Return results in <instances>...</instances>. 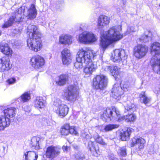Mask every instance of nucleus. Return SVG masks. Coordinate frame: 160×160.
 <instances>
[{
	"label": "nucleus",
	"mask_w": 160,
	"mask_h": 160,
	"mask_svg": "<svg viewBox=\"0 0 160 160\" xmlns=\"http://www.w3.org/2000/svg\"><path fill=\"white\" fill-rule=\"evenodd\" d=\"M122 29V26L120 25L110 28L103 33L101 32L100 43L101 55L108 46H113L123 38V35L120 32Z\"/></svg>",
	"instance_id": "obj_1"
},
{
	"label": "nucleus",
	"mask_w": 160,
	"mask_h": 160,
	"mask_svg": "<svg viewBox=\"0 0 160 160\" xmlns=\"http://www.w3.org/2000/svg\"><path fill=\"white\" fill-rule=\"evenodd\" d=\"M27 33L29 38L27 40V46L31 50L37 52L42 47L40 38L41 33L36 25H29L27 28Z\"/></svg>",
	"instance_id": "obj_2"
},
{
	"label": "nucleus",
	"mask_w": 160,
	"mask_h": 160,
	"mask_svg": "<svg viewBox=\"0 0 160 160\" xmlns=\"http://www.w3.org/2000/svg\"><path fill=\"white\" fill-rule=\"evenodd\" d=\"M24 10L22 8H18L13 13L12 16L9 19L4 21L2 27L3 28H7L11 26L14 22H21L24 18V16L27 17V18L31 20L34 19L37 14V11L35 5L32 4L27 11L26 15L24 14Z\"/></svg>",
	"instance_id": "obj_3"
},
{
	"label": "nucleus",
	"mask_w": 160,
	"mask_h": 160,
	"mask_svg": "<svg viewBox=\"0 0 160 160\" xmlns=\"http://www.w3.org/2000/svg\"><path fill=\"white\" fill-rule=\"evenodd\" d=\"M98 52L93 50L87 51L83 48L80 49L77 52L76 62L74 63V67L79 70L83 67V63H87L91 60L92 57L93 59H95L98 55Z\"/></svg>",
	"instance_id": "obj_4"
},
{
	"label": "nucleus",
	"mask_w": 160,
	"mask_h": 160,
	"mask_svg": "<svg viewBox=\"0 0 160 160\" xmlns=\"http://www.w3.org/2000/svg\"><path fill=\"white\" fill-rule=\"evenodd\" d=\"M151 53L153 55L150 63L153 71L160 74V43L154 42L151 46Z\"/></svg>",
	"instance_id": "obj_5"
},
{
	"label": "nucleus",
	"mask_w": 160,
	"mask_h": 160,
	"mask_svg": "<svg viewBox=\"0 0 160 160\" xmlns=\"http://www.w3.org/2000/svg\"><path fill=\"white\" fill-rule=\"evenodd\" d=\"M17 112V109L10 107L3 110L0 113V131L3 130L10 124L9 118L14 117Z\"/></svg>",
	"instance_id": "obj_6"
},
{
	"label": "nucleus",
	"mask_w": 160,
	"mask_h": 160,
	"mask_svg": "<svg viewBox=\"0 0 160 160\" xmlns=\"http://www.w3.org/2000/svg\"><path fill=\"white\" fill-rule=\"evenodd\" d=\"M78 87L76 85H71L68 87L64 94L66 100L70 103L74 102L78 95Z\"/></svg>",
	"instance_id": "obj_7"
},
{
	"label": "nucleus",
	"mask_w": 160,
	"mask_h": 160,
	"mask_svg": "<svg viewBox=\"0 0 160 160\" xmlns=\"http://www.w3.org/2000/svg\"><path fill=\"white\" fill-rule=\"evenodd\" d=\"M97 40L96 36L91 32L84 31L78 35V41L80 43L89 44L95 42Z\"/></svg>",
	"instance_id": "obj_8"
},
{
	"label": "nucleus",
	"mask_w": 160,
	"mask_h": 160,
	"mask_svg": "<svg viewBox=\"0 0 160 160\" xmlns=\"http://www.w3.org/2000/svg\"><path fill=\"white\" fill-rule=\"evenodd\" d=\"M56 112L61 118L65 117L68 113L69 108L62 103L59 99H56L53 103Z\"/></svg>",
	"instance_id": "obj_9"
},
{
	"label": "nucleus",
	"mask_w": 160,
	"mask_h": 160,
	"mask_svg": "<svg viewBox=\"0 0 160 160\" xmlns=\"http://www.w3.org/2000/svg\"><path fill=\"white\" fill-rule=\"evenodd\" d=\"M107 77L103 75H97L93 79V87L96 89L103 90L107 86Z\"/></svg>",
	"instance_id": "obj_10"
},
{
	"label": "nucleus",
	"mask_w": 160,
	"mask_h": 160,
	"mask_svg": "<svg viewBox=\"0 0 160 160\" xmlns=\"http://www.w3.org/2000/svg\"><path fill=\"white\" fill-rule=\"evenodd\" d=\"M127 58V55L124 50L116 49L112 53L111 59L114 62H119L121 61L123 62Z\"/></svg>",
	"instance_id": "obj_11"
},
{
	"label": "nucleus",
	"mask_w": 160,
	"mask_h": 160,
	"mask_svg": "<svg viewBox=\"0 0 160 160\" xmlns=\"http://www.w3.org/2000/svg\"><path fill=\"white\" fill-rule=\"evenodd\" d=\"M148 51V47L141 44H138L134 48V55L137 58L140 59L146 55Z\"/></svg>",
	"instance_id": "obj_12"
},
{
	"label": "nucleus",
	"mask_w": 160,
	"mask_h": 160,
	"mask_svg": "<svg viewBox=\"0 0 160 160\" xmlns=\"http://www.w3.org/2000/svg\"><path fill=\"white\" fill-rule=\"evenodd\" d=\"M30 64L35 69L42 68L45 64V60L43 58L40 56L32 57L30 60Z\"/></svg>",
	"instance_id": "obj_13"
},
{
	"label": "nucleus",
	"mask_w": 160,
	"mask_h": 160,
	"mask_svg": "<svg viewBox=\"0 0 160 160\" xmlns=\"http://www.w3.org/2000/svg\"><path fill=\"white\" fill-rule=\"evenodd\" d=\"M111 96L114 99L118 100L123 97V92L118 83H115L111 90Z\"/></svg>",
	"instance_id": "obj_14"
},
{
	"label": "nucleus",
	"mask_w": 160,
	"mask_h": 160,
	"mask_svg": "<svg viewBox=\"0 0 160 160\" xmlns=\"http://www.w3.org/2000/svg\"><path fill=\"white\" fill-rule=\"evenodd\" d=\"M62 61L64 65H68L70 64L72 60V57L69 50L65 48L61 52Z\"/></svg>",
	"instance_id": "obj_15"
},
{
	"label": "nucleus",
	"mask_w": 160,
	"mask_h": 160,
	"mask_svg": "<svg viewBox=\"0 0 160 160\" xmlns=\"http://www.w3.org/2000/svg\"><path fill=\"white\" fill-rule=\"evenodd\" d=\"M146 141L141 137H135L132 139L131 143V147L135 146L138 151H140L143 148Z\"/></svg>",
	"instance_id": "obj_16"
},
{
	"label": "nucleus",
	"mask_w": 160,
	"mask_h": 160,
	"mask_svg": "<svg viewBox=\"0 0 160 160\" xmlns=\"http://www.w3.org/2000/svg\"><path fill=\"white\" fill-rule=\"evenodd\" d=\"M12 68L9 59L5 57L0 58V72H3L8 71Z\"/></svg>",
	"instance_id": "obj_17"
},
{
	"label": "nucleus",
	"mask_w": 160,
	"mask_h": 160,
	"mask_svg": "<svg viewBox=\"0 0 160 160\" xmlns=\"http://www.w3.org/2000/svg\"><path fill=\"white\" fill-rule=\"evenodd\" d=\"M60 153V148L58 147L51 145L48 147L46 152L47 158H53Z\"/></svg>",
	"instance_id": "obj_18"
},
{
	"label": "nucleus",
	"mask_w": 160,
	"mask_h": 160,
	"mask_svg": "<svg viewBox=\"0 0 160 160\" xmlns=\"http://www.w3.org/2000/svg\"><path fill=\"white\" fill-rule=\"evenodd\" d=\"M105 70L107 72H109L115 78H119L121 77V72L120 71V68L116 66H107L105 68Z\"/></svg>",
	"instance_id": "obj_19"
},
{
	"label": "nucleus",
	"mask_w": 160,
	"mask_h": 160,
	"mask_svg": "<svg viewBox=\"0 0 160 160\" xmlns=\"http://www.w3.org/2000/svg\"><path fill=\"white\" fill-rule=\"evenodd\" d=\"M92 59L94 60L92 57L88 63H85L86 66L84 68L83 72L86 77H88L91 75L96 70L95 65L92 62Z\"/></svg>",
	"instance_id": "obj_20"
},
{
	"label": "nucleus",
	"mask_w": 160,
	"mask_h": 160,
	"mask_svg": "<svg viewBox=\"0 0 160 160\" xmlns=\"http://www.w3.org/2000/svg\"><path fill=\"white\" fill-rule=\"evenodd\" d=\"M109 22V18L104 15H101L99 16L97 24V27L98 29H102Z\"/></svg>",
	"instance_id": "obj_21"
},
{
	"label": "nucleus",
	"mask_w": 160,
	"mask_h": 160,
	"mask_svg": "<svg viewBox=\"0 0 160 160\" xmlns=\"http://www.w3.org/2000/svg\"><path fill=\"white\" fill-rule=\"evenodd\" d=\"M0 51L8 57H11L13 53L12 49L9 47L8 44L6 43L0 44Z\"/></svg>",
	"instance_id": "obj_22"
},
{
	"label": "nucleus",
	"mask_w": 160,
	"mask_h": 160,
	"mask_svg": "<svg viewBox=\"0 0 160 160\" xmlns=\"http://www.w3.org/2000/svg\"><path fill=\"white\" fill-rule=\"evenodd\" d=\"M114 114L112 112V108H107L103 114V118L102 119L105 122L112 120L113 117L117 119L116 117L113 115Z\"/></svg>",
	"instance_id": "obj_23"
},
{
	"label": "nucleus",
	"mask_w": 160,
	"mask_h": 160,
	"mask_svg": "<svg viewBox=\"0 0 160 160\" xmlns=\"http://www.w3.org/2000/svg\"><path fill=\"white\" fill-rule=\"evenodd\" d=\"M59 42L62 44H70L72 43V37L68 35L62 34L59 37Z\"/></svg>",
	"instance_id": "obj_24"
},
{
	"label": "nucleus",
	"mask_w": 160,
	"mask_h": 160,
	"mask_svg": "<svg viewBox=\"0 0 160 160\" xmlns=\"http://www.w3.org/2000/svg\"><path fill=\"white\" fill-rule=\"evenodd\" d=\"M33 104L34 107L37 109H42L44 108L45 104L42 97H37L34 100Z\"/></svg>",
	"instance_id": "obj_25"
},
{
	"label": "nucleus",
	"mask_w": 160,
	"mask_h": 160,
	"mask_svg": "<svg viewBox=\"0 0 160 160\" xmlns=\"http://www.w3.org/2000/svg\"><path fill=\"white\" fill-rule=\"evenodd\" d=\"M58 79L56 80V83L59 86L65 85L68 80V76L67 74H62L58 77Z\"/></svg>",
	"instance_id": "obj_26"
},
{
	"label": "nucleus",
	"mask_w": 160,
	"mask_h": 160,
	"mask_svg": "<svg viewBox=\"0 0 160 160\" xmlns=\"http://www.w3.org/2000/svg\"><path fill=\"white\" fill-rule=\"evenodd\" d=\"M133 130L132 128H128L126 131L121 132L120 135L121 140L123 141L128 140Z\"/></svg>",
	"instance_id": "obj_27"
},
{
	"label": "nucleus",
	"mask_w": 160,
	"mask_h": 160,
	"mask_svg": "<svg viewBox=\"0 0 160 160\" xmlns=\"http://www.w3.org/2000/svg\"><path fill=\"white\" fill-rule=\"evenodd\" d=\"M24 155L25 160H37L38 157L36 152L31 151L24 152Z\"/></svg>",
	"instance_id": "obj_28"
},
{
	"label": "nucleus",
	"mask_w": 160,
	"mask_h": 160,
	"mask_svg": "<svg viewBox=\"0 0 160 160\" xmlns=\"http://www.w3.org/2000/svg\"><path fill=\"white\" fill-rule=\"evenodd\" d=\"M136 119V116L135 114H131L119 117L117 121L118 122H120L122 120H124L126 122H133L135 121Z\"/></svg>",
	"instance_id": "obj_29"
},
{
	"label": "nucleus",
	"mask_w": 160,
	"mask_h": 160,
	"mask_svg": "<svg viewBox=\"0 0 160 160\" xmlns=\"http://www.w3.org/2000/svg\"><path fill=\"white\" fill-rule=\"evenodd\" d=\"M95 142L90 141L88 142V148L93 153V154L96 157H98L100 154L98 148L96 147L94 145Z\"/></svg>",
	"instance_id": "obj_30"
},
{
	"label": "nucleus",
	"mask_w": 160,
	"mask_h": 160,
	"mask_svg": "<svg viewBox=\"0 0 160 160\" xmlns=\"http://www.w3.org/2000/svg\"><path fill=\"white\" fill-rule=\"evenodd\" d=\"M31 98L30 92H26L23 93L19 98H17L18 100H20L21 102L24 103L28 102Z\"/></svg>",
	"instance_id": "obj_31"
},
{
	"label": "nucleus",
	"mask_w": 160,
	"mask_h": 160,
	"mask_svg": "<svg viewBox=\"0 0 160 160\" xmlns=\"http://www.w3.org/2000/svg\"><path fill=\"white\" fill-rule=\"evenodd\" d=\"M140 102L145 105L149 103L151 101V98L148 97L145 92H142L140 95Z\"/></svg>",
	"instance_id": "obj_32"
},
{
	"label": "nucleus",
	"mask_w": 160,
	"mask_h": 160,
	"mask_svg": "<svg viewBox=\"0 0 160 160\" xmlns=\"http://www.w3.org/2000/svg\"><path fill=\"white\" fill-rule=\"evenodd\" d=\"M124 106L125 110L127 111H130L131 112H133L136 110V107L133 104L131 103L129 101H128L127 104H125Z\"/></svg>",
	"instance_id": "obj_33"
},
{
	"label": "nucleus",
	"mask_w": 160,
	"mask_h": 160,
	"mask_svg": "<svg viewBox=\"0 0 160 160\" xmlns=\"http://www.w3.org/2000/svg\"><path fill=\"white\" fill-rule=\"evenodd\" d=\"M70 125L69 124L66 123L62 127L61 129V132L62 135H68L69 133Z\"/></svg>",
	"instance_id": "obj_34"
},
{
	"label": "nucleus",
	"mask_w": 160,
	"mask_h": 160,
	"mask_svg": "<svg viewBox=\"0 0 160 160\" xmlns=\"http://www.w3.org/2000/svg\"><path fill=\"white\" fill-rule=\"evenodd\" d=\"M147 32H145V34L143 35L141 37H140V39L143 42H146L151 39V34L150 32H147L148 33V35H146Z\"/></svg>",
	"instance_id": "obj_35"
},
{
	"label": "nucleus",
	"mask_w": 160,
	"mask_h": 160,
	"mask_svg": "<svg viewBox=\"0 0 160 160\" xmlns=\"http://www.w3.org/2000/svg\"><path fill=\"white\" fill-rule=\"evenodd\" d=\"M137 26L135 25H131L128 27L127 31L125 33L124 35L130 34L132 32H135L137 30Z\"/></svg>",
	"instance_id": "obj_36"
},
{
	"label": "nucleus",
	"mask_w": 160,
	"mask_h": 160,
	"mask_svg": "<svg viewBox=\"0 0 160 160\" xmlns=\"http://www.w3.org/2000/svg\"><path fill=\"white\" fill-rule=\"evenodd\" d=\"M32 142L34 143L32 147L35 149H39L40 148L39 146V139L38 138H34L32 140Z\"/></svg>",
	"instance_id": "obj_37"
},
{
	"label": "nucleus",
	"mask_w": 160,
	"mask_h": 160,
	"mask_svg": "<svg viewBox=\"0 0 160 160\" xmlns=\"http://www.w3.org/2000/svg\"><path fill=\"white\" fill-rule=\"evenodd\" d=\"M119 126V125L117 124H109L105 126L104 128V130L106 132L111 131L113 129L118 128Z\"/></svg>",
	"instance_id": "obj_38"
},
{
	"label": "nucleus",
	"mask_w": 160,
	"mask_h": 160,
	"mask_svg": "<svg viewBox=\"0 0 160 160\" xmlns=\"http://www.w3.org/2000/svg\"><path fill=\"white\" fill-rule=\"evenodd\" d=\"M118 155L125 157L127 155L126 149L125 147H119L118 151Z\"/></svg>",
	"instance_id": "obj_39"
},
{
	"label": "nucleus",
	"mask_w": 160,
	"mask_h": 160,
	"mask_svg": "<svg viewBox=\"0 0 160 160\" xmlns=\"http://www.w3.org/2000/svg\"><path fill=\"white\" fill-rule=\"evenodd\" d=\"M69 133L76 135H78V132H77L76 127L74 126H70L69 129Z\"/></svg>",
	"instance_id": "obj_40"
},
{
	"label": "nucleus",
	"mask_w": 160,
	"mask_h": 160,
	"mask_svg": "<svg viewBox=\"0 0 160 160\" xmlns=\"http://www.w3.org/2000/svg\"><path fill=\"white\" fill-rule=\"evenodd\" d=\"M130 84L129 82H126L121 86L120 88L122 89V90L123 91L126 92L128 90Z\"/></svg>",
	"instance_id": "obj_41"
},
{
	"label": "nucleus",
	"mask_w": 160,
	"mask_h": 160,
	"mask_svg": "<svg viewBox=\"0 0 160 160\" xmlns=\"http://www.w3.org/2000/svg\"><path fill=\"white\" fill-rule=\"evenodd\" d=\"M96 141L98 143L103 146H105L107 145L106 143L103 141L102 138L99 136H98L96 139Z\"/></svg>",
	"instance_id": "obj_42"
},
{
	"label": "nucleus",
	"mask_w": 160,
	"mask_h": 160,
	"mask_svg": "<svg viewBox=\"0 0 160 160\" xmlns=\"http://www.w3.org/2000/svg\"><path fill=\"white\" fill-rule=\"evenodd\" d=\"M7 82L9 84H13L16 83V79L15 77H11L8 78Z\"/></svg>",
	"instance_id": "obj_43"
},
{
	"label": "nucleus",
	"mask_w": 160,
	"mask_h": 160,
	"mask_svg": "<svg viewBox=\"0 0 160 160\" xmlns=\"http://www.w3.org/2000/svg\"><path fill=\"white\" fill-rule=\"evenodd\" d=\"M82 136L83 138V139H86V140H89L91 138V137L87 133L84 131H82Z\"/></svg>",
	"instance_id": "obj_44"
},
{
	"label": "nucleus",
	"mask_w": 160,
	"mask_h": 160,
	"mask_svg": "<svg viewBox=\"0 0 160 160\" xmlns=\"http://www.w3.org/2000/svg\"><path fill=\"white\" fill-rule=\"evenodd\" d=\"M75 157L78 160H85L84 155L82 154H78L76 155Z\"/></svg>",
	"instance_id": "obj_45"
},
{
	"label": "nucleus",
	"mask_w": 160,
	"mask_h": 160,
	"mask_svg": "<svg viewBox=\"0 0 160 160\" xmlns=\"http://www.w3.org/2000/svg\"><path fill=\"white\" fill-rule=\"evenodd\" d=\"M112 112H114V113L116 114V116L117 117H118L120 115L119 112L115 108H112Z\"/></svg>",
	"instance_id": "obj_46"
},
{
	"label": "nucleus",
	"mask_w": 160,
	"mask_h": 160,
	"mask_svg": "<svg viewBox=\"0 0 160 160\" xmlns=\"http://www.w3.org/2000/svg\"><path fill=\"white\" fill-rule=\"evenodd\" d=\"M69 148L70 147L64 145L62 147V149L64 151H67Z\"/></svg>",
	"instance_id": "obj_47"
},
{
	"label": "nucleus",
	"mask_w": 160,
	"mask_h": 160,
	"mask_svg": "<svg viewBox=\"0 0 160 160\" xmlns=\"http://www.w3.org/2000/svg\"><path fill=\"white\" fill-rule=\"evenodd\" d=\"M14 31H13V33H14L15 34L17 33H18V30L15 29V30H14Z\"/></svg>",
	"instance_id": "obj_48"
},
{
	"label": "nucleus",
	"mask_w": 160,
	"mask_h": 160,
	"mask_svg": "<svg viewBox=\"0 0 160 160\" xmlns=\"http://www.w3.org/2000/svg\"><path fill=\"white\" fill-rule=\"evenodd\" d=\"M23 109H24V110L25 111V112H28V111L30 112V110H31V109H29L28 110H27L25 108H23Z\"/></svg>",
	"instance_id": "obj_49"
},
{
	"label": "nucleus",
	"mask_w": 160,
	"mask_h": 160,
	"mask_svg": "<svg viewBox=\"0 0 160 160\" xmlns=\"http://www.w3.org/2000/svg\"><path fill=\"white\" fill-rule=\"evenodd\" d=\"M85 25H86V24H82V26H84Z\"/></svg>",
	"instance_id": "obj_50"
},
{
	"label": "nucleus",
	"mask_w": 160,
	"mask_h": 160,
	"mask_svg": "<svg viewBox=\"0 0 160 160\" xmlns=\"http://www.w3.org/2000/svg\"><path fill=\"white\" fill-rule=\"evenodd\" d=\"M1 33H2V31H1L0 30V35H1Z\"/></svg>",
	"instance_id": "obj_51"
},
{
	"label": "nucleus",
	"mask_w": 160,
	"mask_h": 160,
	"mask_svg": "<svg viewBox=\"0 0 160 160\" xmlns=\"http://www.w3.org/2000/svg\"><path fill=\"white\" fill-rule=\"evenodd\" d=\"M159 6V7H160V3Z\"/></svg>",
	"instance_id": "obj_52"
},
{
	"label": "nucleus",
	"mask_w": 160,
	"mask_h": 160,
	"mask_svg": "<svg viewBox=\"0 0 160 160\" xmlns=\"http://www.w3.org/2000/svg\"><path fill=\"white\" fill-rule=\"evenodd\" d=\"M124 160V159H123V160Z\"/></svg>",
	"instance_id": "obj_53"
}]
</instances>
